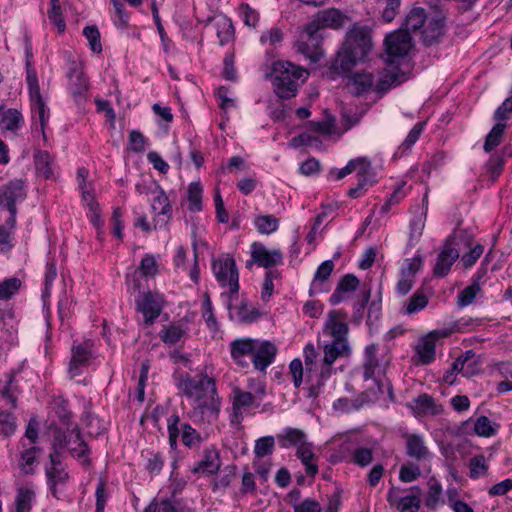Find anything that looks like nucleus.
Wrapping results in <instances>:
<instances>
[{
    "instance_id": "nucleus-1",
    "label": "nucleus",
    "mask_w": 512,
    "mask_h": 512,
    "mask_svg": "<svg viewBox=\"0 0 512 512\" xmlns=\"http://www.w3.org/2000/svg\"><path fill=\"white\" fill-rule=\"evenodd\" d=\"M371 48L372 42L368 30L354 24L346 33L343 45L331 63V73L337 75L349 73L359 61L368 55Z\"/></svg>"
},
{
    "instance_id": "nucleus-2",
    "label": "nucleus",
    "mask_w": 512,
    "mask_h": 512,
    "mask_svg": "<svg viewBox=\"0 0 512 512\" xmlns=\"http://www.w3.org/2000/svg\"><path fill=\"white\" fill-rule=\"evenodd\" d=\"M274 91L279 98L290 99L295 97L304 82L308 72L288 61H277L273 64Z\"/></svg>"
},
{
    "instance_id": "nucleus-3",
    "label": "nucleus",
    "mask_w": 512,
    "mask_h": 512,
    "mask_svg": "<svg viewBox=\"0 0 512 512\" xmlns=\"http://www.w3.org/2000/svg\"><path fill=\"white\" fill-rule=\"evenodd\" d=\"M211 269L218 284L222 288H228L229 290L228 293H222V297H226L230 301L236 300L240 285L239 271L233 256L228 253L220 254L212 260Z\"/></svg>"
},
{
    "instance_id": "nucleus-4",
    "label": "nucleus",
    "mask_w": 512,
    "mask_h": 512,
    "mask_svg": "<svg viewBox=\"0 0 512 512\" xmlns=\"http://www.w3.org/2000/svg\"><path fill=\"white\" fill-rule=\"evenodd\" d=\"M176 386L184 396L193 399L194 403L218 395L215 380L206 372L195 375L183 373L177 378Z\"/></svg>"
},
{
    "instance_id": "nucleus-5",
    "label": "nucleus",
    "mask_w": 512,
    "mask_h": 512,
    "mask_svg": "<svg viewBox=\"0 0 512 512\" xmlns=\"http://www.w3.org/2000/svg\"><path fill=\"white\" fill-rule=\"evenodd\" d=\"M167 431L168 442L172 451L177 450L180 436L183 445L190 449L200 446L203 442L201 434L189 423H181L180 416L177 413H173L168 417Z\"/></svg>"
},
{
    "instance_id": "nucleus-6",
    "label": "nucleus",
    "mask_w": 512,
    "mask_h": 512,
    "mask_svg": "<svg viewBox=\"0 0 512 512\" xmlns=\"http://www.w3.org/2000/svg\"><path fill=\"white\" fill-rule=\"evenodd\" d=\"M321 44L322 36L318 32V27L316 24L307 23L296 42V48L310 63H317L324 54Z\"/></svg>"
},
{
    "instance_id": "nucleus-7",
    "label": "nucleus",
    "mask_w": 512,
    "mask_h": 512,
    "mask_svg": "<svg viewBox=\"0 0 512 512\" xmlns=\"http://www.w3.org/2000/svg\"><path fill=\"white\" fill-rule=\"evenodd\" d=\"M46 483L51 495L59 499L63 488L68 484L70 475L64 468L61 457L49 455V463L44 467Z\"/></svg>"
},
{
    "instance_id": "nucleus-8",
    "label": "nucleus",
    "mask_w": 512,
    "mask_h": 512,
    "mask_svg": "<svg viewBox=\"0 0 512 512\" xmlns=\"http://www.w3.org/2000/svg\"><path fill=\"white\" fill-rule=\"evenodd\" d=\"M386 62L392 66L398 59L404 58L413 46L412 38L407 31L397 30L385 37Z\"/></svg>"
},
{
    "instance_id": "nucleus-9",
    "label": "nucleus",
    "mask_w": 512,
    "mask_h": 512,
    "mask_svg": "<svg viewBox=\"0 0 512 512\" xmlns=\"http://www.w3.org/2000/svg\"><path fill=\"white\" fill-rule=\"evenodd\" d=\"M221 399L218 395L195 402L191 411L190 419L197 424H214L220 415Z\"/></svg>"
},
{
    "instance_id": "nucleus-10",
    "label": "nucleus",
    "mask_w": 512,
    "mask_h": 512,
    "mask_svg": "<svg viewBox=\"0 0 512 512\" xmlns=\"http://www.w3.org/2000/svg\"><path fill=\"white\" fill-rule=\"evenodd\" d=\"M136 310L142 313L144 323L152 325L160 316L163 309V297L159 293L145 292L135 300Z\"/></svg>"
},
{
    "instance_id": "nucleus-11",
    "label": "nucleus",
    "mask_w": 512,
    "mask_h": 512,
    "mask_svg": "<svg viewBox=\"0 0 512 512\" xmlns=\"http://www.w3.org/2000/svg\"><path fill=\"white\" fill-rule=\"evenodd\" d=\"M323 353L320 376L327 379L331 376L332 365L340 357H348L351 354L349 342L333 341L323 344Z\"/></svg>"
},
{
    "instance_id": "nucleus-12",
    "label": "nucleus",
    "mask_w": 512,
    "mask_h": 512,
    "mask_svg": "<svg viewBox=\"0 0 512 512\" xmlns=\"http://www.w3.org/2000/svg\"><path fill=\"white\" fill-rule=\"evenodd\" d=\"M260 401L252 395V392L244 391L240 388L232 390V415L231 423L240 424L243 421V415L247 414L251 408H258Z\"/></svg>"
},
{
    "instance_id": "nucleus-13",
    "label": "nucleus",
    "mask_w": 512,
    "mask_h": 512,
    "mask_svg": "<svg viewBox=\"0 0 512 512\" xmlns=\"http://www.w3.org/2000/svg\"><path fill=\"white\" fill-rule=\"evenodd\" d=\"M347 314L339 310H331L323 326V333L330 336L333 341L348 342L349 327L340 318H346Z\"/></svg>"
},
{
    "instance_id": "nucleus-14",
    "label": "nucleus",
    "mask_w": 512,
    "mask_h": 512,
    "mask_svg": "<svg viewBox=\"0 0 512 512\" xmlns=\"http://www.w3.org/2000/svg\"><path fill=\"white\" fill-rule=\"evenodd\" d=\"M151 209L154 214V229L165 227L173 217L171 202L165 191L160 187L152 199Z\"/></svg>"
},
{
    "instance_id": "nucleus-15",
    "label": "nucleus",
    "mask_w": 512,
    "mask_h": 512,
    "mask_svg": "<svg viewBox=\"0 0 512 512\" xmlns=\"http://www.w3.org/2000/svg\"><path fill=\"white\" fill-rule=\"evenodd\" d=\"M227 298L226 308L229 318L240 324H252L261 317V312L254 307L247 299H242L239 304H232Z\"/></svg>"
},
{
    "instance_id": "nucleus-16",
    "label": "nucleus",
    "mask_w": 512,
    "mask_h": 512,
    "mask_svg": "<svg viewBox=\"0 0 512 512\" xmlns=\"http://www.w3.org/2000/svg\"><path fill=\"white\" fill-rule=\"evenodd\" d=\"M378 345L372 343L366 346L363 362V379L374 380L378 384V378L385 373V364L377 356Z\"/></svg>"
},
{
    "instance_id": "nucleus-17",
    "label": "nucleus",
    "mask_w": 512,
    "mask_h": 512,
    "mask_svg": "<svg viewBox=\"0 0 512 512\" xmlns=\"http://www.w3.org/2000/svg\"><path fill=\"white\" fill-rule=\"evenodd\" d=\"M251 258L259 267L265 269L283 264V254L280 249L269 250L260 242H254L251 245Z\"/></svg>"
},
{
    "instance_id": "nucleus-18",
    "label": "nucleus",
    "mask_w": 512,
    "mask_h": 512,
    "mask_svg": "<svg viewBox=\"0 0 512 512\" xmlns=\"http://www.w3.org/2000/svg\"><path fill=\"white\" fill-rule=\"evenodd\" d=\"M276 345L269 340L255 339L252 364L256 370L265 371L277 355Z\"/></svg>"
},
{
    "instance_id": "nucleus-19",
    "label": "nucleus",
    "mask_w": 512,
    "mask_h": 512,
    "mask_svg": "<svg viewBox=\"0 0 512 512\" xmlns=\"http://www.w3.org/2000/svg\"><path fill=\"white\" fill-rule=\"evenodd\" d=\"M255 339L238 338L230 342V355L234 363L241 368H248L253 360Z\"/></svg>"
},
{
    "instance_id": "nucleus-20",
    "label": "nucleus",
    "mask_w": 512,
    "mask_h": 512,
    "mask_svg": "<svg viewBox=\"0 0 512 512\" xmlns=\"http://www.w3.org/2000/svg\"><path fill=\"white\" fill-rule=\"evenodd\" d=\"M30 99L33 133H40L44 140H46L45 128L49 122L50 114L49 109L44 102L42 95L35 96Z\"/></svg>"
},
{
    "instance_id": "nucleus-21",
    "label": "nucleus",
    "mask_w": 512,
    "mask_h": 512,
    "mask_svg": "<svg viewBox=\"0 0 512 512\" xmlns=\"http://www.w3.org/2000/svg\"><path fill=\"white\" fill-rule=\"evenodd\" d=\"M26 196L25 182L22 179H13L0 190V206L16 207L17 203L26 199Z\"/></svg>"
},
{
    "instance_id": "nucleus-22",
    "label": "nucleus",
    "mask_w": 512,
    "mask_h": 512,
    "mask_svg": "<svg viewBox=\"0 0 512 512\" xmlns=\"http://www.w3.org/2000/svg\"><path fill=\"white\" fill-rule=\"evenodd\" d=\"M349 21L347 15L342 13L339 9L328 8L319 11L316 17L309 24H316L318 31L323 28H330L334 30L341 29Z\"/></svg>"
},
{
    "instance_id": "nucleus-23",
    "label": "nucleus",
    "mask_w": 512,
    "mask_h": 512,
    "mask_svg": "<svg viewBox=\"0 0 512 512\" xmlns=\"http://www.w3.org/2000/svg\"><path fill=\"white\" fill-rule=\"evenodd\" d=\"M459 256V251L454 248L451 243L447 242L437 256L433 268L434 275L439 278L445 277L450 272L452 265Z\"/></svg>"
},
{
    "instance_id": "nucleus-24",
    "label": "nucleus",
    "mask_w": 512,
    "mask_h": 512,
    "mask_svg": "<svg viewBox=\"0 0 512 512\" xmlns=\"http://www.w3.org/2000/svg\"><path fill=\"white\" fill-rule=\"evenodd\" d=\"M71 352L69 374L74 378L82 373V367L88 365L92 352L88 343L73 344Z\"/></svg>"
},
{
    "instance_id": "nucleus-25",
    "label": "nucleus",
    "mask_w": 512,
    "mask_h": 512,
    "mask_svg": "<svg viewBox=\"0 0 512 512\" xmlns=\"http://www.w3.org/2000/svg\"><path fill=\"white\" fill-rule=\"evenodd\" d=\"M406 454L408 457L417 461H424L431 458L429 448L425 443L424 436L421 434H407Z\"/></svg>"
},
{
    "instance_id": "nucleus-26",
    "label": "nucleus",
    "mask_w": 512,
    "mask_h": 512,
    "mask_svg": "<svg viewBox=\"0 0 512 512\" xmlns=\"http://www.w3.org/2000/svg\"><path fill=\"white\" fill-rule=\"evenodd\" d=\"M375 80L372 73L357 72L348 81V87L355 96L364 95L372 90L375 91Z\"/></svg>"
},
{
    "instance_id": "nucleus-27",
    "label": "nucleus",
    "mask_w": 512,
    "mask_h": 512,
    "mask_svg": "<svg viewBox=\"0 0 512 512\" xmlns=\"http://www.w3.org/2000/svg\"><path fill=\"white\" fill-rule=\"evenodd\" d=\"M219 456V451L216 448L205 449L202 460L192 468V473H201L208 476L217 473L220 469Z\"/></svg>"
},
{
    "instance_id": "nucleus-28",
    "label": "nucleus",
    "mask_w": 512,
    "mask_h": 512,
    "mask_svg": "<svg viewBox=\"0 0 512 512\" xmlns=\"http://www.w3.org/2000/svg\"><path fill=\"white\" fill-rule=\"evenodd\" d=\"M69 90L74 97L81 96L88 90V79L84 75L80 64L73 62L69 68Z\"/></svg>"
},
{
    "instance_id": "nucleus-29",
    "label": "nucleus",
    "mask_w": 512,
    "mask_h": 512,
    "mask_svg": "<svg viewBox=\"0 0 512 512\" xmlns=\"http://www.w3.org/2000/svg\"><path fill=\"white\" fill-rule=\"evenodd\" d=\"M415 406L412 407L414 413L418 416H437L443 412V406L437 404L434 398L426 393L420 394L414 399Z\"/></svg>"
},
{
    "instance_id": "nucleus-30",
    "label": "nucleus",
    "mask_w": 512,
    "mask_h": 512,
    "mask_svg": "<svg viewBox=\"0 0 512 512\" xmlns=\"http://www.w3.org/2000/svg\"><path fill=\"white\" fill-rule=\"evenodd\" d=\"M415 356L417 363L429 365L436 357V342L427 334L422 337L415 347Z\"/></svg>"
},
{
    "instance_id": "nucleus-31",
    "label": "nucleus",
    "mask_w": 512,
    "mask_h": 512,
    "mask_svg": "<svg viewBox=\"0 0 512 512\" xmlns=\"http://www.w3.org/2000/svg\"><path fill=\"white\" fill-rule=\"evenodd\" d=\"M406 80V76L395 66L392 70H384L375 85V92L383 94L392 86L399 85Z\"/></svg>"
},
{
    "instance_id": "nucleus-32",
    "label": "nucleus",
    "mask_w": 512,
    "mask_h": 512,
    "mask_svg": "<svg viewBox=\"0 0 512 512\" xmlns=\"http://www.w3.org/2000/svg\"><path fill=\"white\" fill-rule=\"evenodd\" d=\"M73 427L61 428L56 427L53 429L52 438V451L49 455H56L61 457V453L64 449H68L73 444L74 434L72 433Z\"/></svg>"
},
{
    "instance_id": "nucleus-33",
    "label": "nucleus",
    "mask_w": 512,
    "mask_h": 512,
    "mask_svg": "<svg viewBox=\"0 0 512 512\" xmlns=\"http://www.w3.org/2000/svg\"><path fill=\"white\" fill-rule=\"evenodd\" d=\"M24 117L18 109L9 108L3 112L0 120V128L4 132L16 135L18 130L24 126Z\"/></svg>"
},
{
    "instance_id": "nucleus-34",
    "label": "nucleus",
    "mask_w": 512,
    "mask_h": 512,
    "mask_svg": "<svg viewBox=\"0 0 512 512\" xmlns=\"http://www.w3.org/2000/svg\"><path fill=\"white\" fill-rule=\"evenodd\" d=\"M358 286L359 279L354 274L344 275L340 279L335 291L330 296V303L332 305H337L341 303L344 300L343 294L354 292L358 288Z\"/></svg>"
},
{
    "instance_id": "nucleus-35",
    "label": "nucleus",
    "mask_w": 512,
    "mask_h": 512,
    "mask_svg": "<svg viewBox=\"0 0 512 512\" xmlns=\"http://www.w3.org/2000/svg\"><path fill=\"white\" fill-rule=\"evenodd\" d=\"M72 433L74 434L73 444H76V447L68 448L70 454L81 461L83 465H89L90 459L88 456L90 454V448L84 441L81 430L77 424L72 428Z\"/></svg>"
},
{
    "instance_id": "nucleus-36",
    "label": "nucleus",
    "mask_w": 512,
    "mask_h": 512,
    "mask_svg": "<svg viewBox=\"0 0 512 512\" xmlns=\"http://www.w3.org/2000/svg\"><path fill=\"white\" fill-rule=\"evenodd\" d=\"M370 161L365 157H357L351 159L345 167L341 169H331L328 174L329 180L338 181L346 177L353 172H363L364 167L368 166Z\"/></svg>"
},
{
    "instance_id": "nucleus-37",
    "label": "nucleus",
    "mask_w": 512,
    "mask_h": 512,
    "mask_svg": "<svg viewBox=\"0 0 512 512\" xmlns=\"http://www.w3.org/2000/svg\"><path fill=\"white\" fill-rule=\"evenodd\" d=\"M445 18L436 16L422 30V38L426 45L437 43L444 34Z\"/></svg>"
},
{
    "instance_id": "nucleus-38",
    "label": "nucleus",
    "mask_w": 512,
    "mask_h": 512,
    "mask_svg": "<svg viewBox=\"0 0 512 512\" xmlns=\"http://www.w3.org/2000/svg\"><path fill=\"white\" fill-rule=\"evenodd\" d=\"M334 269V262L332 260L323 261L313 277V281L310 286V294L324 292L323 283L328 280Z\"/></svg>"
},
{
    "instance_id": "nucleus-39",
    "label": "nucleus",
    "mask_w": 512,
    "mask_h": 512,
    "mask_svg": "<svg viewBox=\"0 0 512 512\" xmlns=\"http://www.w3.org/2000/svg\"><path fill=\"white\" fill-rule=\"evenodd\" d=\"M113 5L111 21L118 30H125L129 27L131 13L126 9L121 0H110Z\"/></svg>"
},
{
    "instance_id": "nucleus-40",
    "label": "nucleus",
    "mask_w": 512,
    "mask_h": 512,
    "mask_svg": "<svg viewBox=\"0 0 512 512\" xmlns=\"http://www.w3.org/2000/svg\"><path fill=\"white\" fill-rule=\"evenodd\" d=\"M427 485L428 491L425 495L424 504L427 508L434 510L438 507L439 504L444 503L442 498V485L435 478H430Z\"/></svg>"
},
{
    "instance_id": "nucleus-41",
    "label": "nucleus",
    "mask_w": 512,
    "mask_h": 512,
    "mask_svg": "<svg viewBox=\"0 0 512 512\" xmlns=\"http://www.w3.org/2000/svg\"><path fill=\"white\" fill-rule=\"evenodd\" d=\"M278 441L282 448H288L292 445L298 448L306 443V435L300 429L287 427L283 430V433L278 436Z\"/></svg>"
},
{
    "instance_id": "nucleus-42",
    "label": "nucleus",
    "mask_w": 512,
    "mask_h": 512,
    "mask_svg": "<svg viewBox=\"0 0 512 512\" xmlns=\"http://www.w3.org/2000/svg\"><path fill=\"white\" fill-rule=\"evenodd\" d=\"M36 499V493L33 488L20 487L17 489L15 497V512H31L33 503Z\"/></svg>"
},
{
    "instance_id": "nucleus-43",
    "label": "nucleus",
    "mask_w": 512,
    "mask_h": 512,
    "mask_svg": "<svg viewBox=\"0 0 512 512\" xmlns=\"http://www.w3.org/2000/svg\"><path fill=\"white\" fill-rule=\"evenodd\" d=\"M296 456L300 459L302 464L305 466L306 473L309 476H315L318 473L317 464L313 463V459L315 454L311 449V445L309 443H304L300 447L297 448Z\"/></svg>"
},
{
    "instance_id": "nucleus-44",
    "label": "nucleus",
    "mask_w": 512,
    "mask_h": 512,
    "mask_svg": "<svg viewBox=\"0 0 512 512\" xmlns=\"http://www.w3.org/2000/svg\"><path fill=\"white\" fill-rule=\"evenodd\" d=\"M427 19L426 11L424 8L415 7L406 16L403 23L404 31H417L424 26Z\"/></svg>"
},
{
    "instance_id": "nucleus-45",
    "label": "nucleus",
    "mask_w": 512,
    "mask_h": 512,
    "mask_svg": "<svg viewBox=\"0 0 512 512\" xmlns=\"http://www.w3.org/2000/svg\"><path fill=\"white\" fill-rule=\"evenodd\" d=\"M429 303V298L424 292L417 290L403 306L402 311L404 314L413 315L422 311Z\"/></svg>"
},
{
    "instance_id": "nucleus-46",
    "label": "nucleus",
    "mask_w": 512,
    "mask_h": 512,
    "mask_svg": "<svg viewBox=\"0 0 512 512\" xmlns=\"http://www.w3.org/2000/svg\"><path fill=\"white\" fill-rule=\"evenodd\" d=\"M6 383L0 388V396L9 404L12 408L17 406V386L15 383V373L10 371L5 374Z\"/></svg>"
},
{
    "instance_id": "nucleus-47",
    "label": "nucleus",
    "mask_w": 512,
    "mask_h": 512,
    "mask_svg": "<svg viewBox=\"0 0 512 512\" xmlns=\"http://www.w3.org/2000/svg\"><path fill=\"white\" fill-rule=\"evenodd\" d=\"M481 291V285L478 284L477 279L471 280V284L465 287L457 294V305L459 308H464L471 305L476 296Z\"/></svg>"
},
{
    "instance_id": "nucleus-48",
    "label": "nucleus",
    "mask_w": 512,
    "mask_h": 512,
    "mask_svg": "<svg viewBox=\"0 0 512 512\" xmlns=\"http://www.w3.org/2000/svg\"><path fill=\"white\" fill-rule=\"evenodd\" d=\"M217 37L221 46L228 44L234 36V26L231 19L221 16L216 23Z\"/></svg>"
},
{
    "instance_id": "nucleus-49",
    "label": "nucleus",
    "mask_w": 512,
    "mask_h": 512,
    "mask_svg": "<svg viewBox=\"0 0 512 512\" xmlns=\"http://www.w3.org/2000/svg\"><path fill=\"white\" fill-rule=\"evenodd\" d=\"M186 334L185 329L178 324H170L168 326H164L160 331L161 340L171 346L178 343Z\"/></svg>"
},
{
    "instance_id": "nucleus-50",
    "label": "nucleus",
    "mask_w": 512,
    "mask_h": 512,
    "mask_svg": "<svg viewBox=\"0 0 512 512\" xmlns=\"http://www.w3.org/2000/svg\"><path fill=\"white\" fill-rule=\"evenodd\" d=\"M35 167L39 175L45 179L53 177V170L51 167V156L47 151L38 150L35 155Z\"/></svg>"
},
{
    "instance_id": "nucleus-51",
    "label": "nucleus",
    "mask_w": 512,
    "mask_h": 512,
    "mask_svg": "<svg viewBox=\"0 0 512 512\" xmlns=\"http://www.w3.org/2000/svg\"><path fill=\"white\" fill-rule=\"evenodd\" d=\"M376 3L382 8V20L390 23L400 13L402 0H376Z\"/></svg>"
},
{
    "instance_id": "nucleus-52",
    "label": "nucleus",
    "mask_w": 512,
    "mask_h": 512,
    "mask_svg": "<svg viewBox=\"0 0 512 512\" xmlns=\"http://www.w3.org/2000/svg\"><path fill=\"white\" fill-rule=\"evenodd\" d=\"M202 193L203 189L200 182H191L187 190L188 209L192 212L202 210Z\"/></svg>"
},
{
    "instance_id": "nucleus-53",
    "label": "nucleus",
    "mask_w": 512,
    "mask_h": 512,
    "mask_svg": "<svg viewBox=\"0 0 512 512\" xmlns=\"http://www.w3.org/2000/svg\"><path fill=\"white\" fill-rule=\"evenodd\" d=\"M505 128L506 123H495V125L492 127V129L485 138L483 146L485 152H491L495 147H497L500 144Z\"/></svg>"
},
{
    "instance_id": "nucleus-54",
    "label": "nucleus",
    "mask_w": 512,
    "mask_h": 512,
    "mask_svg": "<svg viewBox=\"0 0 512 512\" xmlns=\"http://www.w3.org/2000/svg\"><path fill=\"white\" fill-rule=\"evenodd\" d=\"M156 512H193V511L181 499L172 500L170 498H164V499H161L160 502H157Z\"/></svg>"
},
{
    "instance_id": "nucleus-55",
    "label": "nucleus",
    "mask_w": 512,
    "mask_h": 512,
    "mask_svg": "<svg viewBox=\"0 0 512 512\" xmlns=\"http://www.w3.org/2000/svg\"><path fill=\"white\" fill-rule=\"evenodd\" d=\"M255 227L261 234L269 235L279 227V220L273 215H260L255 218Z\"/></svg>"
},
{
    "instance_id": "nucleus-56",
    "label": "nucleus",
    "mask_w": 512,
    "mask_h": 512,
    "mask_svg": "<svg viewBox=\"0 0 512 512\" xmlns=\"http://www.w3.org/2000/svg\"><path fill=\"white\" fill-rule=\"evenodd\" d=\"M499 425L491 421L487 416H480L474 424V431L482 437H491L497 433Z\"/></svg>"
},
{
    "instance_id": "nucleus-57",
    "label": "nucleus",
    "mask_w": 512,
    "mask_h": 512,
    "mask_svg": "<svg viewBox=\"0 0 512 512\" xmlns=\"http://www.w3.org/2000/svg\"><path fill=\"white\" fill-rule=\"evenodd\" d=\"M21 284V280L17 277H10L0 282V300H10L18 293Z\"/></svg>"
},
{
    "instance_id": "nucleus-58",
    "label": "nucleus",
    "mask_w": 512,
    "mask_h": 512,
    "mask_svg": "<svg viewBox=\"0 0 512 512\" xmlns=\"http://www.w3.org/2000/svg\"><path fill=\"white\" fill-rule=\"evenodd\" d=\"M82 421L85 426L89 429L90 435H101L106 430L105 424L102 420L98 418L94 413L85 410L82 416Z\"/></svg>"
},
{
    "instance_id": "nucleus-59",
    "label": "nucleus",
    "mask_w": 512,
    "mask_h": 512,
    "mask_svg": "<svg viewBox=\"0 0 512 512\" xmlns=\"http://www.w3.org/2000/svg\"><path fill=\"white\" fill-rule=\"evenodd\" d=\"M17 428L14 414L0 410V435L8 438L12 436Z\"/></svg>"
},
{
    "instance_id": "nucleus-60",
    "label": "nucleus",
    "mask_w": 512,
    "mask_h": 512,
    "mask_svg": "<svg viewBox=\"0 0 512 512\" xmlns=\"http://www.w3.org/2000/svg\"><path fill=\"white\" fill-rule=\"evenodd\" d=\"M39 450V447L32 446L21 452L19 466L25 474H32L34 472L32 466L36 462V454Z\"/></svg>"
},
{
    "instance_id": "nucleus-61",
    "label": "nucleus",
    "mask_w": 512,
    "mask_h": 512,
    "mask_svg": "<svg viewBox=\"0 0 512 512\" xmlns=\"http://www.w3.org/2000/svg\"><path fill=\"white\" fill-rule=\"evenodd\" d=\"M50 10L48 18L57 27L60 33L65 31L66 23L62 15V8L59 0H50Z\"/></svg>"
},
{
    "instance_id": "nucleus-62",
    "label": "nucleus",
    "mask_w": 512,
    "mask_h": 512,
    "mask_svg": "<svg viewBox=\"0 0 512 512\" xmlns=\"http://www.w3.org/2000/svg\"><path fill=\"white\" fill-rule=\"evenodd\" d=\"M83 35L89 43V47L94 53L102 52L101 36L97 26H86L83 29Z\"/></svg>"
},
{
    "instance_id": "nucleus-63",
    "label": "nucleus",
    "mask_w": 512,
    "mask_h": 512,
    "mask_svg": "<svg viewBox=\"0 0 512 512\" xmlns=\"http://www.w3.org/2000/svg\"><path fill=\"white\" fill-rule=\"evenodd\" d=\"M469 476L471 479H478L488 471V465L486 463L485 456L480 454L471 458L469 462Z\"/></svg>"
},
{
    "instance_id": "nucleus-64",
    "label": "nucleus",
    "mask_w": 512,
    "mask_h": 512,
    "mask_svg": "<svg viewBox=\"0 0 512 512\" xmlns=\"http://www.w3.org/2000/svg\"><path fill=\"white\" fill-rule=\"evenodd\" d=\"M421 501L417 495H407L399 498L396 508L399 512H417L420 508Z\"/></svg>"
}]
</instances>
